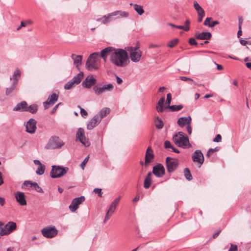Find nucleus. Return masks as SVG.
Here are the masks:
<instances>
[{
  "mask_svg": "<svg viewBox=\"0 0 251 251\" xmlns=\"http://www.w3.org/2000/svg\"><path fill=\"white\" fill-rule=\"evenodd\" d=\"M110 62L116 67H125L129 62V57L127 52L122 49H114L109 57Z\"/></svg>",
  "mask_w": 251,
  "mask_h": 251,
  "instance_id": "obj_1",
  "label": "nucleus"
},
{
  "mask_svg": "<svg viewBox=\"0 0 251 251\" xmlns=\"http://www.w3.org/2000/svg\"><path fill=\"white\" fill-rule=\"evenodd\" d=\"M175 144L178 147L183 149L189 148L191 147L188 138L184 135L182 132H178L173 137Z\"/></svg>",
  "mask_w": 251,
  "mask_h": 251,
  "instance_id": "obj_2",
  "label": "nucleus"
},
{
  "mask_svg": "<svg viewBox=\"0 0 251 251\" xmlns=\"http://www.w3.org/2000/svg\"><path fill=\"white\" fill-rule=\"evenodd\" d=\"M100 62V54L95 52L88 57L86 66L89 70H97L99 68Z\"/></svg>",
  "mask_w": 251,
  "mask_h": 251,
  "instance_id": "obj_3",
  "label": "nucleus"
},
{
  "mask_svg": "<svg viewBox=\"0 0 251 251\" xmlns=\"http://www.w3.org/2000/svg\"><path fill=\"white\" fill-rule=\"evenodd\" d=\"M68 171V168L67 167L53 165L50 172V176L53 178L60 177L66 174Z\"/></svg>",
  "mask_w": 251,
  "mask_h": 251,
  "instance_id": "obj_4",
  "label": "nucleus"
},
{
  "mask_svg": "<svg viewBox=\"0 0 251 251\" xmlns=\"http://www.w3.org/2000/svg\"><path fill=\"white\" fill-rule=\"evenodd\" d=\"M138 47H129L127 48V50L130 53L131 60L133 62H138L140 61L142 56V52L138 49Z\"/></svg>",
  "mask_w": 251,
  "mask_h": 251,
  "instance_id": "obj_5",
  "label": "nucleus"
},
{
  "mask_svg": "<svg viewBox=\"0 0 251 251\" xmlns=\"http://www.w3.org/2000/svg\"><path fill=\"white\" fill-rule=\"evenodd\" d=\"M17 225L12 221L8 222L0 231L1 236L8 235L16 230Z\"/></svg>",
  "mask_w": 251,
  "mask_h": 251,
  "instance_id": "obj_6",
  "label": "nucleus"
},
{
  "mask_svg": "<svg viewBox=\"0 0 251 251\" xmlns=\"http://www.w3.org/2000/svg\"><path fill=\"white\" fill-rule=\"evenodd\" d=\"M121 199V196H119L117 198L115 199L111 203L108 210H107L104 219V223H106V221L110 219L114 213L117 206H118L119 202Z\"/></svg>",
  "mask_w": 251,
  "mask_h": 251,
  "instance_id": "obj_7",
  "label": "nucleus"
},
{
  "mask_svg": "<svg viewBox=\"0 0 251 251\" xmlns=\"http://www.w3.org/2000/svg\"><path fill=\"white\" fill-rule=\"evenodd\" d=\"M167 171L169 173L174 172L177 168L179 161L177 159L167 157L166 159Z\"/></svg>",
  "mask_w": 251,
  "mask_h": 251,
  "instance_id": "obj_8",
  "label": "nucleus"
},
{
  "mask_svg": "<svg viewBox=\"0 0 251 251\" xmlns=\"http://www.w3.org/2000/svg\"><path fill=\"white\" fill-rule=\"evenodd\" d=\"M41 232L45 237L51 238L57 234L58 230L54 226H49L43 228Z\"/></svg>",
  "mask_w": 251,
  "mask_h": 251,
  "instance_id": "obj_9",
  "label": "nucleus"
},
{
  "mask_svg": "<svg viewBox=\"0 0 251 251\" xmlns=\"http://www.w3.org/2000/svg\"><path fill=\"white\" fill-rule=\"evenodd\" d=\"M64 143L56 136H52L49 140L48 145L51 149H58L62 147Z\"/></svg>",
  "mask_w": 251,
  "mask_h": 251,
  "instance_id": "obj_10",
  "label": "nucleus"
},
{
  "mask_svg": "<svg viewBox=\"0 0 251 251\" xmlns=\"http://www.w3.org/2000/svg\"><path fill=\"white\" fill-rule=\"evenodd\" d=\"M76 139H78L84 146L88 147L90 146V142L85 136L84 130L82 128H79L76 134Z\"/></svg>",
  "mask_w": 251,
  "mask_h": 251,
  "instance_id": "obj_11",
  "label": "nucleus"
},
{
  "mask_svg": "<svg viewBox=\"0 0 251 251\" xmlns=\"http://www.w3.org/2000/svg\"><path fill=\"white\" fill-rule=\"evenodd\" d=\"M85 201V197L81 196L80 197L74 199L71 204L69 205V209L72 212H75L78 208V205Z\"/></svg>",
  "mask_w": 251,
  "mask_h": 251,
  "instance_id": "obj_12",
  "label": "nucleus"
},
{
  "mask_svg": "<svg viewBox=\"0 0 251 251\" xmlns=\"http://www.w3.org/2000/svg\"><path fill=\"white\" fill-rule=\"evenodd\" d=\"M113 85L110 83L107 85H104L102 87H98V86H95L93 87V90L95 92V93L96 95L99 96L101 95L104 91H112L113 89Z\"/></svg>",
  "mask_w": 251,
  "mask_h": 251,
  "instance_id": "obj_13",
  "label": "nucleus"
},
{
  "mask_svg": "<svg viewBox=\"0 0 251 251\" xmlns=\"http://www.w3.org/2000/svg\"><path fill=\"white\" fill-rule=\"evenodd\" d=\"M36 121L32 118L30 119L25 124V131L30 134H33L35 132L36 127Z\"/></svg>",
  "mask_w": 251,
  "mask_h": 251,
  "instance_id": "obj_14",
  "label": "nucleus"
},
{
  "mask_svg": "<svg viewBox=\"0 0 251 251\" xmlns=\"http://www.w3.org/2000/svg\"><path fill=\"white\" fill-rule=\"evenodd\" d=\"M192 158L194 162H197L200 164L199 167L201 166L204 161L203 155L200 150H196L193 153Z\"/></svg>",
  "mask_w": 251,
  "mask_h": 251,
  "instance_id": "obj_15",
  "label": "nucleus"
},
{
  "mask_svg": "<svg viewBox=\"0 0 251 251\" xmlns=\"http://www.w3.org/2000/svg\"><path fill=\"white\" fill-rule=\"evenodd\" d=\"M58 96L55 93H52L49 96L48 100L43 103L45 109L49 108L50 106L53 105L57 100Z\"/></svg>",
  "mask_w": 251,
  "mask_h": 251,
  "instance_id": "obj_16",
  "label": "nucleus"
},
{
  "mask_svg": "<svg viewBox=\"0 0 251 251\" xmlns=\"http://www.w3.org/2000/svg\"><path fill=\"white\" fill-rule=\"evenodd\" d=\"M152 173L157 177H161L165 173V170L161 164H157L153 167Z\"/></svg>",
  "mask_w": 251,
  "mask_h": 251,
  "instance_id": "obj_17",
  "label": "nucleus"
},
{
  "mask_svg": "<svg viewBox=\"0 0 251 251\" xmlns=\"http://www.w3.org/2000/svg\"><path fill=\"white\" fill-rule=\"evenodd\" d=\"M96 83V79L93 75L88 76L83 81L82 85L84 88L89 89L94 85Z\"/></svg>",
  "mask_w": 251,
  "mask_h": 251,
  "instance_id": "obj_18",
  "label": "nucleus"
},
{
  "mask_svg": "<svg viewBox=\"0 0 251 251\" xmlns=\"http://www.w3.org/2000/svg\"><path fill=\"white\" fill-rule=\"evenodd\" d=\"M154 155L153 154V150L151 146H149L146 151L145 154V166H148V165L151 162L152 160L154 158Z\"/></svg>",
  "mask_w": 251,
  "mask_h": 251,
  "instance_id": "obj_19",
  "label": "nucleus"
},
{
  "mask_svg": "<svg viewBox=\"0 0 251 251\" xmlns=\"http://www.w3.org/2000/svg\"><path fill=\"white\" fill-rule=\"evenodd\" d=\"M15 198L20 205L24 206L26 205L27 202L24 193L17 191L15 194Z\"/></svg>",
  "mask_w": 251,
  "mask_h": 251,
  "instance_id": "obj_20",
  "label": "nucleus"
},
{
  "mask_svg": "<svg viewBox=\"0 0 251 251\" xmlns=\"http://www.w3.org/2000/svg\"><path fill=\"white\" fill-rule=\"evenodd\" d=\"M98 116H94L93 118L87 125V128L88 130H92L95 127L97 126L100 122L99 119L98 118Z\"/></svg>",
  "mask_w": 251,
  "mask_h": 251,
  "instance_id": "obj_21",
  "label": "nucleus"
},
{
  "mask_svg": "<svg viewBox=\"0 0 251 251\" xmlns=\"http://www.w3.org/2000/svg\"><path fill=\"white\" fill-rule=\"evenodd\" d=\"M191 117L190 116L188 117H182L178 119L177 121V124L180 126L183 127L185 126H187L191 122Z\"/></svg>",
  "mask_w": 251,
  "mask_h": 251,
  "instance_id": "obj_22",
  "label": "nucleus"
},
{
  "mask_svg": "<svg viewBox=\"0 0 251 251\" xmlns=\"http://www.w3.org/2000/svg\"><path fill=\"white\" fill-rule=\"evenodd\" d=\"M24 185L29 186V187H33L34 189L38 192L43 193V189L39 186L36 182H32L29 180H26L23 183Z\"/></svg>",
  "mask_w": 251,
  "mask_h": 251,
  "instance_id": "obj_23",
  "label": "nucleus"
},
{
  "mask_svg": "<svg viewBox=\"0 0 251 251\" xmlns=\"http://www.w3.org/2000/svg\"><path fill=\"white\" fill-rule=\"evenodd\" d=\"M114 48L112 47H107L104 49L100 51V56L104 61H106L108 55H109V57L111 56V53L113 50H114Z\"/></svg>",
  "mask_w": 251,
  "mask_h": 251,
  "instance_id": "obj_24",
  "label": "nucleus"
},
{
  "mask_svg": "<svg viewBox=\"0 0 251 251\" xmlns=\"http://www.w3.org/2000/svg\"><path fill=\"white\" fill-rule=\"evenodd\" d=\"M211 36V33L209 32L197 33L195 35L196 38L199 40H209Z\"/></svg>",
  "mask_w": 251,
  "mask_h": 251,
  "instance_id": "obj_25",
  "label": "nucleus"
},
{
  "mask_svg": "<svg viewBox=\"0 0 251 251\" xmlns=\"http://www.w3.org/2000/svg\"><path fill=\"white\" fill-rule=\"evenodd\" d=\"M27 104L25 101H23L21 102L18 103L13 109L14 111H25L26 109Z\"/></svg>",
  "mask_w": 251,
  "mask_h": 251,
  "instance_id": "obj_26",
  "label": "nucleus"
},
{
  "mask_svg": "<svg viewBox=\"0 0 251 251\" xmlns=\"http://www.w3.org/2000/svg\"><path fill=\"white\" fill-rule=\"evenodd\" d=\"M110 110L109 108L104 107L101 109V110L95 116H98V118L101 121L102 119L107 116L110 113Z\"/></svg>",
  "mask_w": 251,
  "mask_h": 251,
  "instance_id": "obj_27",
  "label": "nucleus"
},
{
  "mask_svg": "<svg viewBox=\"0 0 251 251\" xmlns=\"http://www.w3.org/2000/svg\"><path fill=\"white\" fill-rule=\"evenodd\" d=\"M74 60V64L76 68H78L81 65L82 57L81 55H76L75 54H72L71 56Z\"/></svg>",
  "mask_w": 251,
  "mask_h": 251,
  "instance_id": "obj_28",
  "label": "nucleus"
},
{
  "mask_svg": "<svg viewBox=\"0 0 251 251\" xmlns=\"http://www.w3.org/2000/svg\"><path fill=\"white\" fill-rule=\"evenodd\" d=\"M114 13L115 16H117V17H116V19H119L121 18H127L129 15L128 12L123 11L122 10L115 11H114Z\"/></svg>",
  "mask_w": 251,
  "mask_h": 251,
  "instance_id": "obj_29",
  "label": "nucleus"
},
{
  "mask_svg": "<svg viewBox=\"0 0 251 251\" xmlns=\"http://www.w3.org/2000/svg\"><path fill=\"white\" fill-rule=\"evenodd\" d=\"M152 175V174L151 172H149L146 177H145L144 182V187L145 189L149 188L151 185V176Z\"/></svg>",
  "mask_w": 251,
  "mask_h": 251,
  "instance_id": "obj_30",
  "label": "nucleus"
},
{
  "mask_svg": "<svg viewBox=\"0 0 251 251\" xmlns=\"http://www.w3.org/2000/svg\"><path fill=\"white\" fill-rule=\"evenodd\" d=\"M83 76V73L80 72L79 73L75 75L71 80L74 82L75 84L78 85L79 84L82 79Z\"/></svg>",
  "mask_w": 251,
  "mask_h": 251,
  "instance_id": "obj_31",
  "label": "nucleus"
},
{
  "mask_svg": "<svg viewBox=\"0 0 251 251\" xmlns=\"http://www.w3.org/2000/svg\"><path fill=\"white\" fill-rule=\"evenodd\" d=\"M130 5L133 6L134 9L139 15H142L144 13L145 11L142 6L137 4H133L132 3H130Z\"/></svg>",
  "mask_w": 251,
  "mask_h": 251,
  "instance_id": "obj_32",
  "label": "nucleus"
},
{
  "mask_svg": "<svg viewBox=\"0 0 251 251\" xmlns=\"http://www.w3.org/2000/svg\"><path fill=\"white\" fill-rule=\"evenodd\" d=\"M20 75L21 73L20 71L18 69H16L14 72L12 78H10V80L13 79V83L18 84V79L20 77Z\"/></svg>",
  "mask_w": 251,
  "mask_h": 251,
  "instance_id": "obj_33",
  "label": "nucleus"
},
{
  "mask_svg": "<svg viewBox=\"0 0 251 251\" xmlns=\"http://www.w3.org/2000/svg\"><path fill=\"white\" fill-rule=\"evenodd\" d=\"M38 106L36 104H33L28 106L27 105L26 112H29L31 113L34 114L37 111Z\"/></svg>",
  "mask_w": 251,
  "mask_h": 251,
  "instance_id": "obj_34",
  "label": "nucleus"
},
{
  "mask_svg": "<svg viewBox=\"0 0 251 251\" xmlns=\"http://www.w3.org/2000/svg\"><path fill=\"white\" fill-rule=\"evenodd\" d=\"M17 84L12 83L11 85L8 87L6 88L5 90V94L6 96H9L11 93L14 92L16 87Z\"/></svg>",
  "mask_w": 251,
  "mask_h": 251,
  "instance_id": "obj_35",
  "label": "nucleus"
},
{
  "mask_svg": "<svg viewBox=\"0 0 251 251\" xmlns=\"http://www.w3.org/2000/svg\"><path fill=\"white\" fill-rule=\"evenodd\" d=\"M194 7L195 10L197 11L198 14H205V12L202 8L199 5L197 1H194Z\"/></svg>",
  "mask_w": 251,
  "mask_h": 251,
  "instance_id": "obj_36",
  "label": "nucleus"
},
{
  "mask_svg": "<svg viewBox=\"0 0 251 251\" xmlns=\"http://www.w3.org/2000/svg\"><path fill=\"white\" fill-rule=\"evenodd\" d=\"M155 126L158 129H161L163 128L164 126V123L161 119L158 117H156V120L155 121Z\"/></svg>",
  "mask_w": 251,
  "mask_h": 251,
  "instance_id": "obj_37",
  "label": "nucleus"
},
{
  "mask_svg": "<svg viewBox=\"0 0 251 251\" xmlns=\"http://www.w3.org/2000/svg\"><path fill=\"white\" fill-rule=\"evenodd\" d=\"M184 176L186 179L191 180L193 179L192 176L190 173L189 169L186 168L184 170Z\"/></svg>",
  "mask_w": 251,
  "mask_h": 251,
  "instance_id": "obj_38",
  "label": "nucleus"
},
{
  "mask_svg": "<svg viewBox=\"0 0 251 251\" xmlns=\"http://www.w3.org/2000/svg\"><path fill=\"white\" fill-rule=\"evenodd\" d=\"M45 170V166L44 164H41V165L38 166L36 173L38 175H42L44 173Z\"/></svg>",
  "mask_w": 251,
  "mask_h": 251,
  "instance_id": "obj_39",
  "label": "nucleus"
},
{
  "mask_svg": "<svg viewBox=\"0 0 251 251\" xmlns=\"http://www.w3.org/2000/svg\"><path fill=\"white\" fill-rule=\"evenodd\" d=\"M76 85L77 84L72 81V80H70L65 85L64 89L66 90H70Z\"/></svg>",
  "mask_w": 251,
  "mask_h": 251,
  "instance_id": "obj_40",
  "label": "nucleus"
},
{
  "mask_svg": "<svg viewBox=\"0 0 251 251\" xmlns=\"http://www.w3.org/2000/svg\"><path fill=\"white\" fill-rule=\"evenodd\" d=\"M168 107L172 111H177L183 108V106L182 105H173L168 106Z\"/></svg>",
  "mask_w": 251,
  "mask_h": 251,
  "instance_id": "obj_41",
  "label": "nucleus"
},
{
  "mask_svg": "<svg viewBox=\"0 0 251 251\" xmlns=\"http://www.w3.org/2000/svg\"><path fill=\"white\" fill-rule=\"evenodd\" d=\"M105 16L106 17V21L107 23H109L110 22L116 19V18H114V17L115 16L114 12L110 13Z\"/></svg>",
  "mask_w": 251,
  "mask_h": 251,
  "instance_id": "obj_42",
  "label": "nucleus"
},
{
  "mask_svg": "<svg viewBox=\"0 0 251 251\" xmlns=\"http://www.w3.org/2000/svg\"><path fill=\"white\" fill-rule=\"evenodd\" d=\"M219 150V147H217L214 149H209L207 152L206 156L209 157L212 153L216 151H218Z\"/></svg>",
  "mask_w": 251,
  "mask_h": 251,
  "instance_id": "obj_43",
  "label": "nucleus"
},
{
  "mask_svg": "<svg viewBox=\"0 0 251 251\" xmlns=\"http://www.w3.org/2000/svg\"><path fill=\"white\" fill-rule=\"evenodd\" d=\"M178 39H173L169 42V43L168 44V46L171 48H172L174 47H175L178 43Z\"/></svg>",
  "mask_w": 251,
  "mask_h": 251,
  "instance_id": "obj_44",
  "label": "nucleus"
},
{
  "mask_svg": "<svg viewBox=\"0 0 251 251\" xmlns=\"http://www.w3.org/2000/svg\"><path fill=\"white\" fill-rule=\"evenodd\" d=\"M156 109L158 112L162 113L164 111V106L163 104H161L160 103L157 102Z\"/></svg>",
  "mask_w": 251,
  "mask_h": 251,
  "instance_id": "obj_45",
  "label": "nucleus"
},
{
  "mask_svg": "<svg viewBox=\"0 0 251 251\" xmlns=\"http://www.w3.org/2000/svg\"><path fill=\"white\" fill-rule=\"evenodd\" d=\"M80 110V113L82 117H85L87 116L88 113L83 108H81L80 105H78L77 106Z\"/></svg>",
  "mask_w": 251,
  "mask_h": 251,
  "instance_id": "obj_46",
  "label": "nucleus"
},
{
  "mask_svg": "<svg viewBox=\"0 0 251 251\" xmlns=\"http://www.w3.org/2000/svg\"><path fill=\"white\" fill-rule=\"evenodd\" d=\"M96 21L100 22L102 24H107V22L106 21V19L105 16H103L101 18H98L96 20Z\"/></svg>",
  "mask_w": 251,
  "mask_h": 251,
  "instance_id": "obj_47",
  "label": "nucleus"
},
{
  "mask_svg": "<svg viewBox=\"0 0 251 251\" xmlns=\"http://www.w3.org/2000/svg\"><path fill=\"white\" fill-rule=\"evenodd\" d=\"M188 43L191 45H195L196 46L198 45V43L196 41V39L194 38H191L189 39Z\"/></svg>",
  "mask_w": 251,
  "mask_h": 251,
  "instance_id": "obj_48",
  "label": "nucleus"
},
{
  "mask_svg": "<svg viewBox=\"0 0 251 251\" xmlns=\"http://www.w3.org/2000/svg\"><path fill=\"white\" fill-rule=\"evenodd\" d=\"M176 28L183 29L185 31H187L190 29V26H183V25H177Z\"/></svg>",
  "mask_w": 251,
  "mask_h": 251,
  "instance_id": "obj_49",
  "label": "nucleus"
},
{
  "mask_svg": "<svg viewBox=\"0 0 251 251\" xmlns=\"http://www.w3.org/2000/svg\"><path fill=\"white\" fill-rule=\"evenodd\" d=\"M172 100V95L171 93H168L167 95V100L166 103L168 105V106H170V104L171 103Z\"/></svg>",
  "mask_w": 251,
  "mask_h": 251,
  "instance_id": "obj_50",
  "label": "nucleus"
},
{
  "mask_svg": "<svg viewBox=\"0 0 251 251\" xmlns=\"http://www.w3.org/2000/svg\"><path fill=\"white\" fill-rule=\"evenodd\" d=\"M164 147L165 149L171 148L173 147V146L171 145V143L169 141H165L164 142Z\"/></svg>",
  "mask_w": 251,
  "mask_h": 251,
  "instance_id": "obj_51",
  "label": "nucleus"
},
{
  "mask_svg": "<svg viewBox=\"0 0 251 251\" xmlns=\"http://www.w3.org/2000/svg\"><path fill=\"white\" fill-rule=\"evenodd\" d=\"M237 250H238L237 246L236 245L231 244L230 245V247L228 250V251H237Z\"/></svg>",
  "mask_w": 251,
  "mask_h": 251,
  "instance_id": "obj_52",
  "label": "nucleus"
},
{
  "mask_svg": "<svg viewBox=\"0 0 251 251\" xmlns=\"http://www.w3.org/2000/svg\"><path fill=\"white\" fill-rule=\"evenodd\" d=\"M95 193L98 194V196L99 197H102V192H101V189H100V188H95L94 189V191H93Z\"/></svg>",
  "mask_w": 251,
  "mask_h": 251,
  "instance_id": "obj_53",
  "label": "nucleus"
},
{
  "mask_svg": "<svg viewBox=\"0 0 251 251\" xmlns=\"http://www.w3.org/2000/svg\"><path fill=\"white\" fill-rule=\"evenodd\" d=\"M222 140V136L220 134H217L215 138L213 139V142H219Z\"/></svg>",
  "mask_w": 251,
  "mask_h": 251,
  "instance_id": "obj_54",
  "label": "nucleus"
},
{
  "mask_svg": "<svg viewBox=\"0 0 251 251\" xmlns=\"http://www.w3.org/2000/svg\"><path fill=\"white\" fill-rule=\"evenodd\" d=\"M212 20V18H206L204 22V25H207L209 26V25H210V21Z\"/></svg>",
  "mask_w": 251,
  "mask_h": 251,
  "instance_id": "obj_55",
  "label": "nucleus"
},
{
  "mask_svg": "<svg viewBox=\"0 0 251 251\" xmlns=\"http://www.w3.org/2000/svg\"><path fill=\"white\" fill-rule=\"evenodd\" d=\"M89 159V156H87L83 160V161L81 164V167L83 169L84 167L85 166V164L87 163Z\"/></svg>",
  "mask_w": 251,
  "mask_h": 251,
  "instance_id": "obj_56",
  "label": "nucleus"
},
{
  "mask_svg": "<svg viewBox=\"0 0 251 251\" xmlns=\"http://www.w3.org/2000/svg\"><path fill=\"white\" fill-rule=\"evenodd\" d=\"M179 78L181 80L184 81H187V80H190V81H193V80L192 79H191V78L187 77H186V76H180L179 77Z\"/></svg>",
  "mask_w": 251,
  "mask_h": 251,
  "instance_id": "obj_57",
  "label": "nucleus"
},
{
  "mask_svg": "<svg viewBox=\"0 0 251 251\" xmlns=\"http://www.w3.org/2000/svg\"><path fill=\"white\" fill-rule=\"evenodd\" d=\"M219 24V22L218 21H213L212 23H210V25H209V27H213L215 26L216 25H218Z\"/></svg>",
  "mask_w": 251,
  "mask_h": 251,
  "instance_id": "obj_58",
  "label": "nucleus"
},
{
  "mask_svg": "<svg viewBox=\"0 0 251 251\" xmlns=\"http://www.w3.org/2000/svg\"><path fill=\"white\" fill-rule=\"evenodd\" d=\"M205 14H198V21L200 23L202 21L203 18L204 17Z\"/></svg>",
  "mask_w": 251,
  "mask_h": 251,
  "instance_id": "obj_59",
  "label": "nucleus"
},
{
  "mask_svg": "<svg viewBox=\"0 0 251 251\" xmlns=\"http://www.w3.org/2000/svg\"><path fill=\"white\" fill-rule=\"evenodd\" d=\"M191 124H189L187 126H186L187 131L189 135L192 133V127L191 126Z\"/></svg>",
  "mask_w": 251,
  "mask_h": 251,
  "instance_id": "obj_60",
  "label": "nucleus"
},
{
  "mask_svg": "<svg viewBox=\"0 0 251 251\" xmlns=\"http://www.w3.org/2000/svg\"><path fill=\"white\" fill-rule=\"evenodd\" d=\"M26 25V24L25 23V22L22 21L21 22V24H20V26L17 28V30H19L21 28V27H25Z\"/></svg>",
  "mask_w": 251,
  "mask_h": 251,
  "instance_id": "obj_61",
  "label": "nucleus"
},
{
  "mask_svg": "<svg viewBox=\"0 0 251 251\" xmlns=\"http://www.w3.org/2000/svg\"><path fill=\"white\" fill-rule=\"evenodd\" d=\"M248 41L245 39H243L242 38H241L240 39V43L241 45L243 46H245L246 44L247 43Z\"/></svg>",
  "mask_w": 251,
  "mask_h": 251,
  "instance_id": "obj_62",
  "label": "nucleus"
},
{
  "mask_svg": "<svg viewBox=\"0 0 251 251\" xmlns=\"http://www.w3.org/2000/svg\"><path fill=\"white\" fill-rule=\"evenodd\" d=\"M116 79H117V83L118 84H121L123 82L122 79L118 76H116Z\"/></svg>",
  "mask_w": 251,
  "mask_h": 251,
  "instance_id": "obj_63",
  "label": "nucleus"
},
{
  "mask_svg": "<svg viewBox=\"0 0 251 251\" xmlns=\"http://www.w3.org/2000/svg\"><path fill=\"white\" fill-rule=\"evenodd\" d=\"M5 203V200L4 198L0 197V204L1 206H3Z\"/></svg>",
  "mask_w": 251,
  "mask_h": 251,
  "instance_id": "obj_64",
  "label": "nucleus"
}]
</instances>
